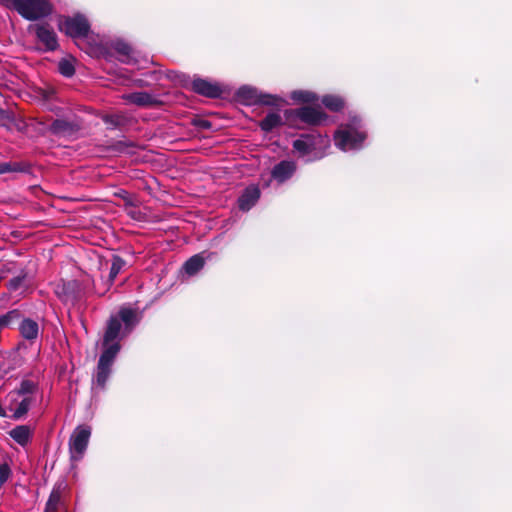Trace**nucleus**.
Returning a JSON list of instances; mask_svg holds the SVG:
<instances>
[{"label":"nucleus","instance_id":"nucleus-31","mask_svg":"<svg viewBox=\"0 0 512 512\" xmlns=\"http://www.w3.org/2000/svg\"><path fill=\"white\" fill-rule=\"evenodd\" d=\"M108 288H109V286H108L106 289H104V290H98V289H96V292H97L98 294L102 295V294H104V293L106 292V290H108Z\"/></svg>","mask_w":512,"mask_h":512},{"label":"nucleus","instance_id":"nucleus-7","mask_svg":"<svg viewBox=\"0 0 512 512\" xmlns=\"http://www.w3.org/2000/svg\"><path fill=\"white\" fill-rule=\"evenodd\" d=\"M91 436V428L87 425H80L75 428L69 440V451L71 459L80 460L88 446Z\"/></svg>","mask_w":512,"mask_h":512},{"label":"nucleus","instance_id":"nucleus-30","mask_svg":"<svg viewBox=\"0 0 512 512\" xmlns=\"http://www.w3.org/2000/svg\"><path fill=\"white\" fill-rule=\"evenodd\" d=\"M4 466H0V481H4Z\"/></svg>","mask_w":512,"mask_h":512},{"label":"nucleus","instance_id":"nucleus-19","mask_svg":"<svg viewBox=\"0 0 512 512\" xmlns=\"http://www.w3.org/2000/svg\"><path fill=\"white\" fill-rule=\"evenodd\" d=\"M204 263V258L200 254H197L185 262L183 269L188 275L192 276L203 268Z\"/></svg>","mask_w":512,"mask_h":512},{"label":"nucleus","instance_id":"nucleus-22","mask_svg":"<svg viewBox=\"0 0 512 512\" xmlns=\"http://www.w3.org/2000/svg\"><path fill=\"white\" fill-rule=\"evenodd\" d=\"M59 72L66 77H70L74 74L75 68L71 60L62 59L58 64Z\"/></svg>","mask_w":512,"mask_h":512},{"label":"nucleus","instance_id":"nucleus-12","mask_svg":"<svg viewBox=\"0 0 512 512\" xmlns=\"http://www.w3.org/2000/svg\"><path fill=\"white\" fill-rule=\"evenodd\" d=\"M192 88L196 93L207 97H218L222 92L219 85L201 78L193 80Z\"/></svg>","mask_w":512,"mask_h":512},{"label":"nucleus","instance_id":"nucleus-28","mask_svg":"<svg viewBox=\"0 0 512 512\" xmlns=\"http://www.w3.org/2000/svg\"><path fill=\"white\" fill-rule=\"evenodd\" d=\"M70 125L64 120H55L52 129L55 133L65 134L69 131Z\"/></svg>","mask_w":512,"mask_h":512},{"label":"nucleus","instance_id":"nucleus-1","mask_svg":"<svg viewBox=\"0 0 512 512\" xmlns=\"http://www.w3.org/2000/svg\"><path fill=\"white\" fill-rule=\"evenodd\" d=\"M137 310L131 307H121L117 314L112 315L107 323L102 342L94 385L104 388L114 360L121 349L120 341L126 337L139 322Z\"/></svg>","mask_w":512,"mask_h":512},{"label":"nucleus","instance_id":"nucleus-2","mask_svg":"<svg viewBox=\"0 0 512 512\" xmlns=\"http://www.w3.org/2000/svg\"><path fill=\"white\" fill-rule=\"evenodd\" d=\"M365 139L366 131L357 117L342 123L334 133L335 146L344 152L361 149Z\"/></svg>","mask_w":512,"mask_h":512},{"label":"nucleus","instance_id":"nucleus-6","mask_svg":"<svg viewBox=\"0 0 512 512\" xmlns=\"http://www.w3.org/2000/svg\"><path fill=\"white\" fill-rule=\"evenodd\" d=\"M236 96L239 101L246 105L280 106L284 103L281 97L263 93L259 89L248 85L240 87L236 92Z\"/></svg>","mask_w":512,"mask_h":512},{"label":"nucleus","instance_id":"nucleus-17","mask_svg":"<svg viewBox=\"0 0 512 512\" xmlns=\"http://www.w3.org/2000/svg\"><path fill=\"white\" fill-rule=\"evenodd\" d=\"M124 99L138 106H151L154 104L153 97L146 92H136L124 96Z\"/></svg>","mask_w":512,"mask_h":512},{"label":"nucleus","instance_id":"nucleus-24","mask_svg":"<svg viewBox=\"0 0 512 512\" xmlns=\"http://www.w3.org/2000/svg\"><path fill=\"white\" fill-rule=\"evenodd\" d=\"M60 501V493L53 490L46 504L45 512H55Z\"/></svg>","mask_w":512,"mask_h":512},{"label":"nucleus","instance_id":"nucleus-5","mask_svg":"<svg viewBox=\"0 0 512 512\" xmlns=\"http://www.w3.org/2000/svg\"><path fill=\"white\" fill-rule=\"evenodd\" d=\"M0 4L14 9L23 18L34 21L49 15L52 11L48 0H0Z\"/></svg>","mask_w":512,"mask_h":512},{"label":"nucleus","instance_id":"nucleus-16","mask_svg":"<svg viewBox=\"0 0 512 512\" xmlns=\"http://www.w3.org/2000/svg\"><path fill=\"white\" fill-rule=\"evenodd\" d=\"M19 330L21 335L27 340H34L39 334L38 323L31 319H24L19 326Z\"/></svg>","mask_w":512,"mask_h":512},{"label":"nucleus","instance_id":"nucleus-9","mask_svg":"<svg viewBox=\"0 0 512 512\" xmlns=\"http://www.w3.org/2000/svg\"><path fill=\"white\" fill-rule=\"evenodd\" d=\"M286 114L288 118L294 117L309 125H319L327 118L326 114L320 109L312 107H302L296 110H290L287 111Z\"/></svg>","mask_w":512,"mask_h":512},{"label":"nucleus","instance_id":"nucleus-4","mask_svg":"<svg viewBox=\"0 0 512 512\" xmlns=\"http://www.w3.org/2000/svg\"><path fill=\"white\" fill-rule=\"evenodd\" d=\"M36 385L30 380L21 382L20 387L7 396L8 410L14 419L22 418L35 401Z\"/></svg>","mask_w":512,"mask_h":512},{"label":"nucleus","instance_id":"nucleus-15","mask_svg":"<svg viewBox=\"0 0 512 512\" xmlns=\"http://www.w3.org/2000/svg\"><path fill=\"white\" fill-rule=\"evenodd\" d=\"M9 435L20 445L25 446L31 439L32 429L27 425H20L9 432Z\"/></svg>","mask_w":512,"mask_h":512},{"label":"nucleus","instance_id":"nucleus-25","mask_svg":"<svg viewBox=\"0 0 512 512\" xmlns=\"http://www.w3.org/2000/svg\"><path fill=\"white\" fill-rule=\"evenodd\" d=\"M19 313L16 310L10 311L0 316V328L9 326L14 320L18 319Z\"/></svg>","mask_w":512,"mask_h":512},{"label":"nucleus","instance_id":"nucleus-14","mask_svg":"<svg viewBox=\"0 0 512 512\" xmlns=\"http://www.w3.org/2000/svg\"><path fill=\"white\" fill-rule=\"evenodd\" d=\"M260 197V190L257 186L247 187L238 199V205L240 210H250L258 201Z\"/></svg>","mask_w":512,"mask_h":512},{"label":"nucleus","instance_id":"nucleus-10","mask_svg":"<svg viewBox=\"0 0 512 512\" xmlns=\"http://www.w3.org/2000/svg\"><path fill=\"white\" fill-rule=\"evenodd\" d=\"M295 171L296 164L294 161L283 160L273 167L271 176L278 183H284L293 176Z\"/></svg>","mask_w":512,"mask_h":512},{"label":"nucleus","instance_id":"nucleus-21","mask_svg":"<svg viewBox=\"0 0 512 512\" xmlns=\"http://www.w3.org/2000/svg\"><path fill=\"white\" fill-rule=\"evenodd\" d=\"M290 97L294 101L304 103L314 102L317 100V96L313 92L306 90H295L291 92Z\"/></svg>","mask_w":512,"mask_h":512},{"label":"nucleus","instance_id":"nucleus-20","mask_svg":"<svg viewBox=\"0 0 512 512\" xmlns=\"http://www.w3.org/2000/svg\"><path fill=\"white\" fill-rule=\"evenodd\" d=\"M322 103L332 111H338L344 106V101L337 95H326L322 98Z\"/></svg>","mask_w":512,"mask_h":512},{"label":"nucleus","instance_id":"nucleus-8","mask_svg":"<svg viewBox=\"0 0 512 512\" xmlns=\"http://www.w3.org/2000/svg\"><path fill=\"white\" fill-rule=\"evenodd\" d=\"M59 28L73 38H81L87 35L90 25L83 15H75L61 20Z\"/></svg>","mask_w":512,"mask_h":512},{"label":"nucleus","instance_id":"nucleus-23","mask_svg":"<svg viewBox=\"0 0 512 512\" xmlns=\"http://www.w3.org/2000/svg\"><path fill=\"white\" fill-rule=\"evenodd\" d=\"M123 261L118 258V257H115L113 259V262H112V265H111V268H110V272H109V277H108V282H109V285L113 282V280L116 278V276L118 275V273L120 272V270L122 269L123 267Z\"/></svg>","mask_w":512,"mask_h":512},{"label":"nucleus","instance_id":"nucleus-26","mask_svg":"<svg viewBox=\"0 0 512 512\" xmlns=\"http://www.w3.org/2000/svg\"><path fill=\"white\" fill-rule=\"evenodd\" d=\"M116 50L121 55V61L130 63V47L124 43H119L116 46Z\"/></svg>","mask_w":512,"mask_h":512},{"label":"nucleus","instance_id":"nucleus-29","mask_svg":"<svg viewBox=\"0 0 512 512\" xmlns=\"http://www.w3.org/2000/svg\"><path fill=\"white\" fill-rule=\"evenodd\" d=\"M10 171V167L7 163H0V174Z\"/></svg>","mask_w":512,"mask_h":512},{"label":"nucleus","instance_id":"nucleus-3","mask_svg":"<svg viewBox=\"0 0 512 512\" xmlns=\"http://www.w3.org/2000/svg\"><path fill=\"white\" fill-rule=\"evenodd\" d=\"M329 146L330 140L327 136L315 133L301 135L293 142L294 151L306 162L321 159Z\"/></svg>","mask_w":512,"mask_h":512},{"label":"nucleus","instance_id":"nucleus-11","mask_svg":"<svg viewBox=\"0 0 512 512\" xmlns=\"http://www.w3.org/2000/svg\"><path fill=\"white\" fill-rule=\"evenodd\" d=\"M32 286V277L25 272L12 278L8 282V291L16 296L24 295Z\"/></svg>","mask_w":512,"mask_h":512},{"label":"nucleus","instance_id":"nucleus-13","mask_svg":"<svg viewBox=\"0 0 512 512\" xmlns=\"http://www.w3.org/2000/svg\"><path fill=\"white\" fill-rule=\"evenodd\" d=\"M36 36L43 43L47 50H55L58 46L57 36L48 25H37Z\"/></svg>","mask_w":512,"mask_h":512},{"label":"nucleus","instance_id":"nucleus-18","mask_svg":"<svg viewBox=\"0 0 512 512\" xmlns=\"http://www.w3.org/2000/svg\"><path fill=\"white\" fill-rule=\"evenodd\" d=\"M283 123L282 117L278 112H271L260 122V127L265 132H270L273 129L281 126Z\"/></svg>","mask_w":512,"mask_h":512},{"label":"nucleus","instance_id":"nucleus-27","mask_svg":"<svg viewBox=\"0 0 512 512\" xmlns=\"http://www.w3.org/2000/svg\"><path fill=\"white\" fill-rule=\"evenodd\" d=\"M76 285L75 282H68L67 284H63L62 286V291H60V287L57 288L56 290V293L57 295L63 300V301H69V300H72L74 297L72 295H70L69 293H67L65 290H66V287L68 289L70 288H73L74 286Z\"/></svg>","mask_w":512,"mask_h":512}]
</instances>
